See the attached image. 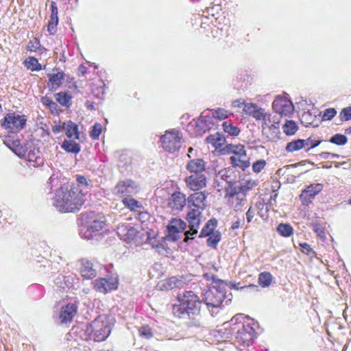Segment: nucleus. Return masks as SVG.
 I'll return each instance as SVG.
<instances>
[{
	"label": "nucleus",
	"instance_id": "obj_1",
	"mask_svg": "<svg viewBox=\"0 0 351 351\" xmlns=\"http://www.w3.org/2000/svg\"><path fill=\"white\" fill-rule=\"evenodd\" d=\"M112 325V317L101 315L88 324L73 327L72 331L82 340L102 341L110 335Z\"/></svg>",
	"mask_w": 351,
	"mask_h": 351
},
{
	"label": "nucleus",
	"instance_id": "obj_2",
	"mask_svg": "<svg viewBox=\"0 0 351 351\" xmlns=\"http://www.w3.org/2000/svg\"><path fill=\"white\" fill-rule=\"evenodd\" d=\"M84 197L83 189L77 185H64L56 191L53 204L60 212H75L83 205Z\"/></svg>",
	"mask_w": 351,
	"mask_h": 351
},
{
	"label": "nucleus",
	"instance_id": "obj_3",
	"mask_svg": "<svg viewBox=\"0 0 351 351\" xmlns=\"http://www.w3.org/2000/svg\"><path fill=\"white\" fill-rule=\"evenodd\" d=\"M213 282L216 285H213L204 293V301L211 314L217 313L215 310L218 309L221 306L227 305L230 299L226 300V287L223 282L221 280H215L213 276H211Z\"/></svg>",
	"mask_w": 351,
	"mask_h": 351
},
{
	"label": "nucleus",
	"instance_id": "obj_4",
	"mask_svg": "<svg viewBox=\"0 0 351 351\" xmlns=\"http://www.w3.org/2000/svg\"><path fill=\"white\" fill-rule=\"evenodd\" d=\"M241 315H235L230 322L223 324L224 329L227 330L230 326H233L231 332L235 334V340L240 345L249 346L253 341L255 330L250 324H244L239 322Z\"/></svg>",
	"mask_w": 351,
	"mask_h": 351
},
{
	"label": "nucleus",
	"instance_id": "obj_5",
	"mask_svg": "<svg viewBox=\"0 0 351 351\" xmlns=\"http://www.w3.org/2000/svg\"><path fill=\"white\" fill-rule=\"evenodd\" d=\"M179 304H174L173 311L175 315L182 316L197 315L199 313L201 302L199 298L192 291H186L182 296L178 297Z\"/></svg>",
	"mask_w": 351,
	"mask_h": 351
},
{
	"label": "nucleus",
	"instance_id": "obj_6",
	"mask_svg": "<svg viewBox=\"0 0 351 351\" xmlns=\"http://www.w3.org/2000/svg\"><path fill=\"white\" fill-rule=\"evenodd\" d=\"M83 219L86 226L84 231L81 230V234L82 237L87 239H90L98 234L105 226L104 216L95 212L86 213L83 216Z\"/></svg>",
	"mask_w": 351,
	"mask_h": 351
},
{
	"label": "nucleus",
	"instance_id": "obj_7",
	"mask_svg": "<svg viewBox=\"0 0 351 351\" xmlns=\"http://www.w3.org/2000/svg\"><path fill=\"white\" fill-rule=\"evenodd\" d=\"M27 119L25 115L13 113L7 114L1 120V126L10 132H17L26 125Z\"/></svg>",
	"mask_w": 351,
	"mask_h": 351
},
{
	"label": "nucleus",
	"instance_id": "obj_8",
	"mask_svg": "<svg viewBox=\"0 0 351 351\" xmlns=\"http://www.w3.org/2000/svg\"><path fill=\"white\" fill-rule=\"evenodd\" d=\"M201 212L198 209L191 208L186 215V220L189 223V230L184 233V241L187 243L190 239H193L196 235L200 225Z\"/></svg>",
	"mask_w": 351,
	"mask_h": 351
},
{
	"label": "nucleus",
	"instance_id": "obj_9",
	"mask_svg": "<svg viewBox=\"0 0 351 351\" xmlns=\"http://www.w3.org/2000/svg\"><path fill=\"white\" fill-rule=\"evenodd\" d=\"M182 136L178 130L167 131L160 138L162 147L169 152L173 153L181 146Z\"/></svg>",
	"mask_w": 351,
	"mask_h": 351
},
{
	"label": "nucleus",
	"instance_id": "obj_10",
	"mask_svg": "<svg viewBox=\"0 0 351 351\" xmlns=\"http://www.w3.org/2000/svg\"><path fill=\"white\" fill-rule=\"evenodd\" d=\"M93 285L95 291L106 294L118 288L119 278L116 274L108 278H99L93 282Z\"/></svg>",
	"mask_w": 351,
	"mask_h": 351
},
{
	"label": "nucleus",
	"instance_id": "obj_11",
	"mask_svg": "<svg viewBox=\"0 0 351 351\" xmlns=\"http://www.w3.org/2000/svg\"><path fill=\"white\" fill-rule=\"evenodd\" d=\"M167 228L166 239L175 242L181 239L183 232L186 228V223L180 219L173 218L169 221Z\"/></svg>",
	"mask_w": 351,
	"mask_h": 351
},
{
	"label": "nucleus",
	"instance_id": "obj_12",
	"mask_svg": "<svg viewBox=\"0 0 351 351\" xmlns=\"http://www.w3.org/2000/svg\"><path fill=\"white\" fill-rule=\"evenodd\" d=\"M229 149L233 154V156L230 157V160L233 165L243 169L250 166V162L247 158L243 145H231Z\"/></svg>",
	"mask_w": 351,
	"mask_h": 351
},
{
	"label": "nucleus",
	"instance_id": "obj_13",
	"mask_svg": "<svg viewBox=\"0 0 351 351\" xmlns=\"http://www.w3.org/2000/svg\"><path fill=\"white\" fill-rule=\"evenodd\" d=\"M138 191V186L132 180L119 181L113 189V194L119 197L131 196Z\"/></svg>",
	"mask_w": 351,
	"mask_h": 351
},
{
	"label": "nucleus",
	"instance_id": "obj_14",
	"mask_svg": "<svg viewBox=\"0 0 351 351\" xmlns=\"http://www.w3.org/2000/svg\"><path fill=\"white\" fill-rule=\"evenodd\" d=\"M274 110L281 115L289 116L293 111L292 102L286 97L277 96L272 104Z\"/></svg>",
	"mask_w": 351,
	"mask_h": 351
},
{
	"label": "nucleus",
	"instance_id": "obj_15",
	"mask_svg": "<svg viewBox=\"0 0 351 351\" xmlns=\"http://www.w3.org/2000/svg\"><path fill=\"white\" fill-rule=\"evenodd\" d=\"M97 265L88 259L82 258L80 261L78 271L81 277L89 280L97 276Z\"/></svg>",
	"mask_w": 351,
	"mask_h": 351
},
{
	"label": "nucleus",
	"instance_id": "obj_16",
	"mask_svg": "<svg viewBox=\"0 0 351 351\" xmlns=\"http://www.w3.org/2000/svg\"><path fill=\"white\" fill-rule=\"evenodd\" d=\"M186 186L191 191H199L206 186L207 177L205 174L190 175L184 179Z\"/></svg>",
	"mask_w": 351,
	"mask_h": 351
},
{
	"label": "nucleus",
	"instance_id": "obj_17",
	"mask_svg": "<svg viewBox=\"0 0 351 351\" xmlns=\"http://www.w3.org/2000/svg\"><path fill=\"white\" fill-rule=\"evenodd\" d=\"M322 189V184L317 183L310 184L302 191L300 195L302 203L304 205H308Z\"/></svg>",
	"mask_w": 351,
	"mask_h": 351
},
{
	"label": "nucleus",
	"instance_id": "obj_18",
	"mask_svg": "<svg viewBox=\"0 0 351 351\" xmlns=\"http://www.w3.org/2000/svg\"><path fill=\"white\" fill-rule=\"evenodd\" d=\"M117 234L121 239L128 242L131 241H135L137 242V238L141 237V232H139L135 228L125 224H121L117 227Z\"/></svg>",
	"mask_w": 351,
	"mask_h": 351
},
{
	"label": "nucleus",
	"instance_id": "obj_19",
	"mask_svg": "<svg viewBox=\"0 0 351 351\" xmlns=\"http://www.w3.org/2000/svg\"><path fill=\"white\" fill-rule=\"evenodd\" d=\"M226 197L231 202L232 206L239 209L240 206H243L246 202V195L231 187L227 189Z\"/></svg>",
	"mask_w": 351,
	"mask_h": 351
},
{
	"label": "nucleus",
	"instance_id": "obj_20",
	"mask_svg": "<svg viewBox=\"0 0 351 351\" xmlns=\"http://www.w3.org/2000/svg\"><path fill=\"white\" fill-rule=\"evenodd\" d=\"M186 169L191 175L205 174L206 162L201 158L190 160L186 165Z\"/></svg>",
	"mask_w": 351,
	"mask_h": 351
},
{
	"label": "nucleus",
	"instance_id": "obj_21",
	"mask_svg": "<svg viewBox=\"0 0 351 351\" xmlns=\"http://www.w3.org/2000/svg\"><path fill=\"white\" fill-rule=\"evenodd\" d=\"M256 185L255 180L246 177L239 180L237 182L230 184L229 186L246 195L247 192L252 189Z\"/></svg>",
	"mask_w": 351,
	"mask_h": 351
},
{
	"label": "nucleus",
	"instance_id": "obj_22",
	"mask_svg": "<svg viewBox=\"0 0 351 351\" xmlns=\"http://www.w3.org/2000/svg\"><path fill=\"white\" fill-rule=\"evenodd\" d=\"M77 311L75 304H69L63 306L60 312V320L62 324L70 322L73 319Z\"/></svg>",
	"mask_w": 351,
	"mask_h": 351
},
{
	"label": "nucleus",
	"instance_id": "obj_23",
	"mask_svg": "<svg viewBox=\"0 0 351 351\" xmlns=\"http://www.w3.org/2000/svg\"><path fill=\"white\" fill-rule=\"evenodd\" d=\"M186 204L185 195L180 192L173 193L169 197L168 205L176 211L181 210Z\"/></svg>",
	"mask_w": 351,
	"mask_h": 351
},
{
	"label": "nucleus",
	"instance_id": "obj_24",
	"mask_svg": "<svg viewBox=\"0 0 351 351\" xmlns=\"http://www.w3.org/2000/svg\"><path fill=\"white\" fill-rule=\"evenodd\" d=\"M245 114L253 117L256 121L265 119V110L258 107L257 104L248 103L243 109Z\"/></svg>",
	"mask_w": 351,
	"mask_h": 351
},
{
	"label": "nucleus",
	"instance_id": "obj_25",
	"mask_svg": "<svg viewBox=\"0 0 351 351\" xmlns=\"http://www.w3.org/2000/svg\"><path fill=\"white\" fill-rule=\"evenodd\" d=\"M206 198L204 192H196L189 196L188 202L194 206L193 208L203 210L206 206Z\"/></svg>",
	"mask_w": 351,
	"mask_h": 351
},
{
	"label": "nucleus",
	"instance_id": "obj_26",
	"mask_svg": "<svg viewBox=\"0 0 351 351\" xmlns=\"http://www.w3.org/2000/svg\"><path fill=\"white\" fill-rule=\"evenodd\" d=\"M58 7L54 1L51 2V16L48 23L47 30L51 34L56 32V26L58 23Z\"/></svg>",
	"mask_w": 351,
	"mask_h": 351
},
{
	"label": "nucleus",
	"instance_id": "obj_27",
	"mask_svg": "<svg viewBox=\"0 0 351 351\" xmlns=\"http://www.w3.org/2000/svg\"><path fill=\"white\" fill-rule=\"evenodd\" d=\"M48 86L52 90H57L62 83L64 79V74L63 72H58L49 75Z\"/></svg>",
	"mask_w": 351,
	"mask_h": 351
},
{
	"label": "nucleus",
	"instance_id": "obj_28",
	"mask_svg": "<svg viewBox=\"0 0 351 351\" xmlns=\"http://www.w3.org/2000/svg\"><path fill=\"white\" fill-rule=\"evenodd\" d=\"M62 127L67 137L79 138L78 125L75 123L68 121L62 123Z\"/></svg>",
	"mask_w": 351,
	"mask_h": 351
},
{
	"label": "nucleus",
	"instance_id": "obj_29",
	"mask_svg": "<svg viewBox=\"0 0 351 351\" xmlns=\"http://www.w3.org/2000/svg\"><path fill=\"white\" fill-rule=\"evenodd\" d=\"M308 143V141H304V139L294 140L287 144L285 149L287 152L292 153L305 147V144Z\"/></svg>",
	"mask_w": 351,
	"mask_h": 351
},
{
	"label": "nucleus",
	"instance_id": "obj_30",
	"mask_svg": "<svg viewBox=\"0 0 351 351\" xmlns=\"http://www.w3.org/2000/svg\"><path fill=\"white\" fill-rule=\"evenodd\" d=\"M29 162H34L33 166L40 165L43 162L42 158L39 156L38 149L34 148L33 149L27 150L25 158Z\"/></svg>",
	"mask_w": 351,
	"mask_h": 351
},
{
	"label": "nucleus",
	"instance_id": "obj_31",
	"mask_svg": "<svg viewBox=\"0 0 351 351\" xmlns=\"http://www.w3.org/2000/svg\"><path fill=\"white\" fill-rule=\"evenodd\" d=\"M217 224V221L215 219H211L207 221L206 225L202 228L199 237H208L211 233L214 232V229L216 228Z\"/></svg>",
	"mask_w": 351,
	"mask_h": 351
},
{
	"label": "nucleus",
	"instance_id": "obj_32",
	"mask_svg": "<svg viewBox=\"0 0 351 351\" xmlns=\"http://www.w3.org/2000/svg\"><path fill=\"white\" fill-rule=\"evenodd\" d=\"M62 147L66 152L73 154H77L80 151L79 144L72 140H64L62 144Z\"/></svg>",
	"mask_w": 351,
	"mask_h": 351
},
{
	"label": "nucleus",
	"instance_id": "obj_33",
	"mask_svg": "<svg viewBox=\"0 0 351 351\" xmlns=\"http://www.w3.org/2000/svg\"><path fill=\"white\" fill-rule=\"evenodd\" d=\"M122 202L125 207L132 211H140L142 208L141 204L133 198L124 197Z\"/></svg>",
	"mask_w": 351,
	"mask_h": 351
},
{
	"label": "nucleus",
	"instance_id": "obj_34",
	"mask_svg": "<svg viewBox=\"0 0 351 351\" xmlns=\"http://www.w3.org/2000/svg\"><path fill=\"white\" fill-rule=\"evenodd\" d=\"M270 140H274L279 134V122L274 121L267 128V133H265Z\"/></svg>",
	"mask_w": 351,
	"mask_h": 351
},
{
	"label": "nucleus",
	"instance_id": "obj_35",
	"mask_svg": "<svg viewBox=\"0 0 351 351\" xmlns=\"http://www.w3.org/2000/svg\"><path fill=\"white\" fill-rule=\"evenodd\" d=\"M210 112L213 118L218 119L219 120L225 119L232 114V112L230 111L220 108L210 110Z\"/></svg>",
	"mask_w": 351,
	"mask_h": 351
},
{
	"label": "nucleus",
	"instance_id": "obj_36",
	"mask_svg": "<svg viewBox=\"0 0 351 351\" xmlns=\"http://www.w3.org/2000/svg\"><path fill=\"white\" fill-rule=\"evenodd\" d=\"M283 132L287 135H293L298 130V125L296 123L292 120L286 121L285 124L283 125Z\"/></svg>",
	"mask_w": 351,
	"mask_h": 351
},
{
	"label": "nucleus",
	"instance_id": "obj_37",
	"mask_svg": "<svg viewBox=\"0 0 351 351\" xmlns=\"http://www.w3.org/2000/svg\"><path fill=\"white\" fill-rule=\"evenodd\" d=\"M24 64L25 66L31 71H40L42 69L40 64L38 62V60L34 57L27 58Z\"/></svg>",
	"mask_w": 351,
	"mask_h": 351
},
{
	"label": "nucleus",
	"instance_id": "obj_38",
	"mask_svg": "<svg viewBox=\"0 0 351 351\" xmlns=\"http://www.w3.org/2000/svg\"><path fill=\"white\" fill-rule=\"evenodd\" d=\"M278 232L282 237H290L293 233V228L287 223H280L277 227Z\"/></svg>",
	"mask_w": 351,
	"mask_h": 351
},
{
	"label": "nucleus",
	"instance_id": "obj_39",
	"mask_svg": "<svg viewBox=\"0 0 351 351\" xmlns=\"http://www.w3.org/2000/svg\"><path fill=\"white\" fill-rule=\"evenodd\" d=\"M272 276L269 272H262L258 276V283L262 287H267L271 285Z\"/></svg>",
	"mask_w": 351,
	"mask_h": 351
},
{
	"label": "nucleus",
	"instance_id": "obj_40",
	"mask_svg": "<svg viewBox=\"0 0 351 351\" xmlns=\"http://www.w3.org/2000/svg\"><path fill=\"white\" fill-rule=\"evenodd\" d=\"M71 97L65 93H58L56 95L57 101L63 106H69L71 105Z\"/></svg>",
	"mask_w": 351,
	"mask_h": 351
},
{
	"label": "nucleus",
	"instance_id": "obj_41",
	"mask_svg": "<svg viewBox=\"0 0 351 351\" xmlns=\"http://www.w3.org/2000/svg\"><path fill=\"white\" fill-rule=\"evenodd\" d=\"M222 127L224 132L231 136H237L239 134V129L237 126L232 125L230 123L225 121L222 124Z\"/></svg>",
	"mask_w": 351,
	"mask_h": 351
},
{
	"label": "nucleus",
	"instance_id": "obj_42",
	"mask_svg": "<svg viewBox=\"0 0 351 351\" xmlns=\"http://www.w3.org/2000/svg\"><path fill=\"white\" fill-rule=\"evenodd\" d=\"M330 142L337 145H343L347 143L348 138L341 134H336L330 138Z\"/></svg>",
	"mask_w": 351,
	"mask_h": 351
},
{
	"label": "nucleus",
	"instance_id": "obj_43",
	"mask_svg": "<svg viewBox=\"0 0 351 351\" xmlns=\"http://www.w3.org/2000/svg\"><path fill=\"white\" fill-rule=\"evenodd\" d=\"M221 240V234L219 232H215L209 235L207 239V244L210 247H216Z\"/></svg>",
	"mask_w": 351,
	"mask_h": 351
},
{
	"label": "nucleus",
	"instance_id": "obj_44",
	"mask_svg": "<svg viewBox=\"0 0 351 351\" xmlns=\"http://www.w3.org/2000/svg\"><path fill=\"white\" fill-rule=\"evenodd\" d=\"M180 284H181V282L176 277H171L164 282L162 288L167 290L172 289L174 287H178Z\"/></svg>",
	"mask_w": 351,
	"mask_h": 351
},
{
	"label": "nucleus",
	"instance_id": "obj_45",
	"mask_svg": "<svg viewBox=\"0 0 351 351\" xmlns=\"http://www.w3.org/2000/svg\"><path fill=\"white\" fill-rule=\"evenodd\" d=\"M208 142L213 144L214 146H220L224 142V138L221 137L219 134L211 135L207 138Z\"/></svg>",
	"mask_w": 351,
	"mask_h": 351
},
{
	"label": "nucleus",
	"instance_id": "obj_46",
	"mask_svg": "<svg viewBox=\"0 0 351 351\" xmlns=\"http://www.w3.org/2000/svg\"><path fill=\"white\" fill-rule=\"evenodd\" d=\"M76 180H77V183L76 184H71V185H77L80 188L83 189V192L85 194L87 192V191H85V189L88 186V182H87V179L84 176H77V178H76Z\"/></svg>",
	"mask_w": 351,
	"mask_h": 351
},
{
	"label": "nucleus",
	"instance_id": "obj_47",
	"mask_svg": "<svg viewBox=\"0 0 351 351\" xmlns=\"http://www.w3.org/2000/svg\"><path fill=\"white\" fill-rule=\"evenodd\" d=\"M139 335L145 339H150L153 334L151 328L148 326H141L138 329Z\"/></svg>",
	"mask_w": 351,
	"mask_h": 351
},
{
	"label": "nucleus",
	"instance_id": "obj_48",
	"mask_svg": "<svg viewBox=\"0 0 351 351\" xmlns=\"http://www.w3.org/2000/svg\"><path fill=\"white\" fill-rule=\"evenodd\" d=\"M101 125L100 123H95L93 129L90 132V136L93 139H97L101 132Z\"/></svg>",
	"mask_w": 351,
	"mask_h": 351
},
{
	"label": "nucleus",
	"instance_id": "obj_49",
	"mask_svg": "<svg viewBox=\"0 0 351 351\" xmlns=\"http://www.w3.org/2000/svg\"><path fill=\"white\" fill-rule=\"evenodd\" d=\"M266 166V161L263 159L256 161L252 165V170L255 173L261 172Z\"/></svg>",
	"mask_w": 351,
	"mask_h": 351
},
{
	"label": "nucleus",
	"instance_id": "obj_50",
	"mask_svg": "<svg viewBox=\"0 0 351 351\" xmlns=\"http://www.w3.org/2000/svg\"><path fill=\"white\" fill-rule=\"evenodd\" d=\"M339 118L343 121L351 119V107L343 108L340 112Z\"/></svg>",
	"mask_w": 351,
	"mask_h": 351
},
{
	"label": "nucleus",
	"instance_id": "obj_51",
	"mask_svg": "<svg viewBox=\"0 0 351 351\" xmlns=\"http://www.w3.org/2000/svg\"><path fill=\"white\" fill-rule=\"evenodd\" d=\"M27 150V149L26 148L25 146H23V145H20L19 147H16L14 148V153L15 154H16L19 157H20L21 158H26Z\"/></svg>",
	"mask_w": 351,
	"mask_h": 351
},
{
	"label": "nucleus",
	"instance_id": "obj_52",
	"mask_svg": "<svg viewBox=\"0 0 351 351\" xmlns=\"http://www.w3.org/2000/svg\"><path fill=\"white\" fill-rule=\"evenodd\" d=\"M262 121V130L263 133H267V128L269 126L273 123L274 121H271L269 117V115L265 113V119H261Z\"/></svg>",
	"mask_w": 351,
	"mask_h": 351
},
{
	"label": "nucleus",
	"instance_id": "obj_53",
	"mask_svg": "<svg viewBox=\"0 0 351 351\" xmlns=\"http://www.w3.org/2000/svg\"><path fill=\"white\" fill-rule=\"evenodd\" d=\"M40 43L36 38L30 40L27 45L28 50L30 51H37L40 49Z\"/></svg>",
	"mask_w": 351,
	"mask_h": 351
},
{
	"label": "nucleus",
	"instance_id": "obj_54",
	"mask_svg": "<svg viewBox=\"0 0 351 351\" xmlns=\"http://www.w3.org/2000/svg\"><path fill=\"white\" fill-rule=\"evenodd\" d=\"M321 159H334L339 158L341 156L339 154L330 152H324L319 154Z\"/></svg>",
	"mask_w": 351,
	"mask_h": 351
},
{
	"label": "nucleus",
	"instance_id": "obj_55",
	"mask_svg": "<svg viewBox=\"0 0 351 351\" xmlns=\"http://www.w3.org/2000/svg\"><path fill=\"white\" fill-rule=\"evenodd\" d=\"M337 113L335 108H328L324 111L323 118L326 120H330Z\"/></svg>",
	"mask_w": 351,
	"mask_h": 351
},
{
	"label": "nucleus",
	"instance_id": "obj_56",
	"mask_svg": "<svg viewBox=\"0 0 351 351\" xmlns=\"http://www.w3.org/2000/svg\"><path fill=\"white\" fill-rule=\"evenodd\" d=\"M313 230L316 232L317 235L323 239L325 237L324 228L319 224H313Z\"/></svg>",
	"mask_w": 351,
	"mask_h": 351
},
{
	"label": "nucleus",
	"instance_id": "obj_57",
	"mask_svg": "<svg viewBox=\"0 0 351 351\" xmlns=\"http://www.w3.org/2000/svg\"><path fill=\"white\" fill-rule=\"evenodd\" d=\"M210 119V116L208 115H203L201 114L199 117L197 119V125L198 126L202 127L203 130H206V128L203 126H202V124L206 123L207 121H208Z\"/></svg>",
	"mask_w": 351,
	"mask_h": 351
},
{
	"label": "nucleus",
	"instance_id": "obj_58",
	"mask_svg": "<svg viewBox=\"0 0 351 351\" xmlns=\"http://www.w3.org/2000/svg\"><path fill=\"white\" fill-rule=\"evenodd\" d=\"M304 141H308V144H305V147H308V149L317 147L321 142L320 141L315 140L311 137H309L308 138L305 139Z\"/></svg>",
	"mask_w": 351,
	"mask_h": 351
},
{
	"label": "nucleus",
	"instance_id": "obj_59",
	"mask_svg": "<svg viewBox=\"0 0 351 351\" xmlns=\"http://www.w3.org/2000/svg\"><path fill=\"white\" fill-rule=\"evenodd\" d=\"M300 246L302 247V250L304 253L311 255V254H315L313 249L310 247V245L306 243H300Z\"/></svg>",
	"mask_w": 351,
	"mask_h": 351
},
{
	"label": "nucleus",
	"instance_id": "obj_60",
	"mask_svg": "<svg viewBox=\"0 0 351 351\" xmlns=\"http://www.w3.org/2000/svg\"><path fill=\"white\" fill-rule=\"evenodd\" d=\"M245 215L247 223H250L255 215V209L252 206L250 207L247 211L246 212Z\"/></svg>",
	"mask_w": 351,
	"mask_h": 351
},
{
	"label": "nucleus",
	"instance_id": "obj_61",
	"mask_svg": "<svg viewBox=\"0 0 351 351\" xmlns=\"http://www.w3.org/2000/svg\"><path fill=\"white\" fill-rule=\"evenodd\" d=\"M247 104V103L245 102L243 99H237V100L233 101L232 105L234 108H241V107H243V108L245 107V105Z\"/></svg>",
	"mask_w": 351,
	"mask_h": 351
},
{
	"label": "nucleus",
	"instance_id": "obj_62",
	"mask_svg": "<svg viewBox=\"0 0 351 351\" xmlns=\"http://www.w3.org/2000/svg\"><path fill=\"white\" fill-rule=\"evenodd\" d=\"M51 130H52L53 132H54L55 134H58L61 131L64 130L62 125H53V126H52Z\"/></svg>",
	"mask_w": 351,
	"mask_h": 351
},
{
	"label": "nucleus",
	"instance_id": "obj_63",
	"mask_svg": "<svg viewBox=\"0 0 351 351\" xmlns=\"http://www.w3.org/2000/svg\"><path fill=\"white\" fill-rule=\"evenodd\" d=\"M45 104L47 105L50 108H51L52 106H57V104L54 101L48 98L45 99Z\"/></svg>",
	"mask_w": 351,
	"mask_h": 351
},
{
	"label": "nucleus",
	"instance_id": "obj_64",
	"mask_svg": "<svg viewBox=\"0 0 351 351\" xmlns=\"http://www.w3.org/2000/svg\"><path fill=\"white\" fill-rule=\"evenodd\" d=\"M20 145L21 144L19 143V142L18 141H13L11 145H8V146L14 152V148L16 147H19Z\"/></svg>",
	"mask_w": 351,
	"mask_h": 351
}]
</instances>
